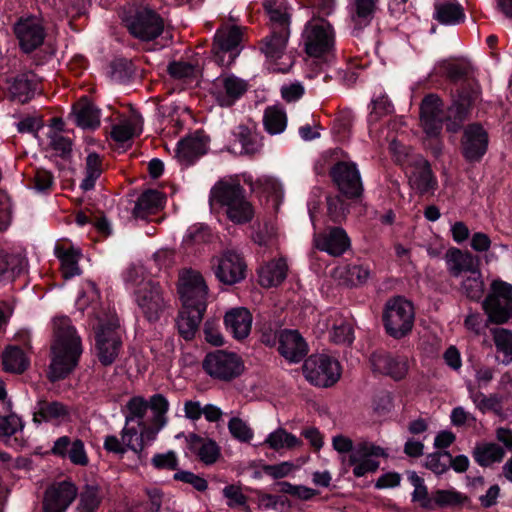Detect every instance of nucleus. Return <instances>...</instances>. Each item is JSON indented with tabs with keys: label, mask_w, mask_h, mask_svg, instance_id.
<instances>
[{
	"label": "nucleus",
	"mask_w": 512,
	"mask_h": 512,
	"mask_svg": "<svg viewBox=\"0 0 512 512\" xmlns=\"http://www.w3.org/2000/svg\"><path fill=\"white\" fill-rule=\"evenodd\" d=\"M303 373L311 384L330 387L340 379L341 366L336 359L328 355L316 354L305 360Z\"/></svg>",
	"instance_id": "nucleus-11"
},
{
	"label": "nucleus",
	"mask_w": 512,
	"mask_h": 512,
	"mask_svg": "<svg viewBox=\"0 0 512 512\" xmlns=\"http://www.w3.org/2000/svg\"><path fill=\"white\" fill-rule=\"evenodd\" d=\"M205 311H199L197 308H186L182 306L177 319V327L181 336L186 339H192L203 318Z\"/></svg>",
	"instance_id": "nucleus-41"
},
{
	"label": "nucleus",
	"mask_w": 512,
	"mask_h": 512,
	"mask_svg": "<svg viewBox=\"0 0 512 512\" xmlns=\"http://www.w3.org/2000/svg\"><path fill=\"white\" fill-rule=\"evenodd\" d=\"M483 309L492 323L503 324L512 318V286L495 280L483 302Z\"/></svg>",
	"instance_id": "nucleus-10"
},
{
	"label": "nucleus",
	"mask_w": 512,
	"mask_h": 512,
	"mask_svg": "<svg viewBox=\"0 0 512 512\" xmlns=\"http://www.w3.org/2000/svg\"><path fill=\"white\" fill-rule=\"evenodd\" d=\"M34 89L33 80L26 74L16 77L9 88L11 96L22 103L30 99Z\"/></svg>",
	"instance_id": "nucleus-54"
},
{
	"label": "nucleus",
	"mask_w": 512,
	"mask_h": 512,
	"mask_svg": "<svg viewBox=\"0 0 512 512\" xmlns=\"http://www.w3.org/2000/svg\"><path fill=\"white\" fill-rule=\"evenodd\" d=\"M332 446L339 454H347V465L353 467V474L356 477H363L368 473L375 472L380 463V457H387L384 448L368 440H361L356 444L344 435H336L332 438Z\"/></svg>",
	"instance_id": "nucleus-7"
},
{
	"label": "nucleus",
	"mask_w": 512,
	"mask_h": 512,
	"mask_svg": "<svg viewBox=\"0 0 512 512\" xmlns=\"http://www.w3.org/2000/svg\"><path fill=\"white\" fill-rule=\"evenodd\" d=\"M189 450L196 454L201 462L211 465L217 461L220 456V448L217 443L211 439L189 434L187 437Z\"/></svg>",
	"instance_id": "nucleus-33"
},
{
	"label": "nucleus",
	"mask_w": 512,
	"mask_h": 512,
	"mask_svg": "<svg viewBox=\"0 0 512 512\" xmlns=\"http://www.w3.org/2000/svg\"><path fill=\"white\" fill-rule=\"evenodd\" d=\"M505 455L504 449L496 443H483L477 445L474 450V457L481 466H489L500 462Z\"/></svg>",
	"instance_id": "nucleus-49"
},
{
	"label": "nucleus",
	"mask_w": 512,
	"mask_h": 512,
	"mask_svg": "<svg viewBox=\"0 0 512 512\" xmlns=\"http://www.w3.org/2000/svg\"><path fill=\"white\" fill-rule=\"evenodd\" d=\"M165 204V195L158 190H146L138 198L133 209L135 218L146 219L149 215L160 211Z\"/></svg>",
	"instance_id": "nucleus-35"
},
{
	"label": "nucleus",
	"mask_w": 512,
	"mask_h": 512,
	"mask_svg": "<svg viewBox=\"0 0 512 512\" xmlns=\"http://www.w3.org/2000/svg\"><path fill=\"white\" fill-rule=\"evenodd\" d=\"M331 340L337 344H350L353 342L354 334L350 323L340 320L339 323L333 325L330 334Z\"/></svg>",
	"instance_id": "nucleus-61"
},
{
	"label": "nucleus",
	"mask_w": 512,
	"mask_h": 512,
	"mask_svg": "<svg viewBox=\"0 0 512 512\" xmlns=\"http://www.w3.org/2000/svg\"><path fill=\"white\" fill-rule=\"evenodd\" d=\"M393 112V105L386 94L380 93L371 101V111L368 116V123L371 126L380 118L387 116Z\"/></svg>",
	"instance_id": "nucleus-57"
},
{
	"label": "nucleus",
	"mask_w": 512,
	"mask_h": 512,
	"mask_svg": "<svg viewBox=\"0 0 512 512\" xmlns=\"http://www.w3.org/2000/svg\"><path fill=\"white\" fill-rule=\"evenodd\" d=\"M328 215L333 222H339L345 218L348 207L341 195L327 197Z\"/></svg>",
	"instance_id": "nucleus-60"
},
{
	"label": "nucleus",
	"mask_w": 512,
	"mask_h": 512,
	"mask_svg": "<svg viewBox=\"0 0 512 512\" xmlns=\"http://www.w3.org/2000/svg\"><path fill=\"white\" fill-rule=\"evenodd\" d=\"M226 329L237 340L248 337L252 327V315L243 307L233 308L224 317Z\"/></svg>",
	"instance_id": "nucleus-30"
},
{
	"label": "nucleus",
	"mask_w": 512,
	"mask_h": 512,
	"mask_svg": "<svg viewBox=\"0 0 512 512\" xmlns=\"http://www.w3.org/2000/svg\"><path fill=\"white\" fill-rule=\"evenodd\" d=\"M68 418L69 409L57 401L39 400L34 407L33 421L38 424L42 422L61 423Z\"/></svg>",
	"instance_id": "nucleus-32"
},
{
	"label": "nucleus",
	"mask_w": 512,
	"mask_h": 512,
	"mask_svg": "<svg viewBox=\"0 0 512 512\" xmlns=\"http://www.w3.org/2000/svg\"><path fill=\"white\" fill-rule=\"evenodd\" d=\"M319 18L310 20L303 30L302 40L306 53L318 58L329 55L335 46V31L322 16H329L335 10V0H309Z\"/></svg>",
	"instance_id": "nucleus-5"
},
{
	"label": "nucleus",
	"mask_w": 512,
	"mask_h": 512,
	"mask_svg": "<svg viewBox=\"0 0 512 512\" xmlns=\"http://www.w3.org/2000/svg\"><path fill=\"white\" fill-rule=\"evenodd\" d=\"M63 122L61 119H52L47 133V146L55 152L56 155L65 157L72 149L71 140L62 134Z\"/></svg>",
	"instance_id": "nucleus-39"
},
{
	"label": "nucleus",
	"mask_w": 512,
	"mask_h": 512,
	"mask_svg": "<svg viewBox=\"0 0 512 512\" xmlns=\"http://www.w3.org/2000/svg\"><path fill=\"white\" fill-rule=\"evenodd\" d=\"M411 187L419 193L424 194L433 191L436 187V180L432 174L430 165L423 158H418L415 166L409 175Z\"/></svg>",
	"instance_id": "nucleus-34"
},
{
	"label": "nucleus",
	"mask_w": 512,
	"mask_h": 512,
	"mask_svg": "<svg viewBox=\"0 0 512 512\" xmlns=\"http://www.w3.org/2000/svg\"><path fill=\"white\" fill-rule=\"evenodd\" d=\"M264 7L272 22V28L288 27L286 0H265Z\"/></svg>",
	"instance_id": "nucleus-51"
},
{
	"label": "nucleus",
	"mask_w": 512,
	"mask_h": 512,
	"mask_svg": "<svg viewBox=\"0 0 512 512\" xmlns=\"http://www.w3.org/2000/svg\"><path fill=\"white\" fill-rule=\"evenodd\" d=\"M228 429L231 435L240 442H249L254 435L247 422L238 417L229 420Z\"/></svg>",
	"instance_id": "nucleus-59"
},
{
	"label": "nucleus",
	"mask_w": 512,
	"mask_h": 512,
	"mask_svg": "<svg viewBox=\"0 0 512 512\" xmlns=\"http://www.w3.org/2000/svg\"><path fill=\"white\" fill-rule=\"evenodd\" d=\"M130 33L141 41L149 42L158 38L163 32L162 18L149 8L139 9L127 21Z\"/></svg>",
	"instance_id": "nucleus-15"
},
{
	"label": "nucleus",
	"mask_w": 512,
	"mask_h": 512,
	"mask_svg": "<svg viewBox=\"0 0 512 512\" xmlns=\"http://www.w3.org/2000/svg\"><path fill=\"white\" fill-rule=\"evenodd\" d=\"M473 99L461 98L458 101L454 102L453 105L448 109L447 115V130L451 132H456L461 126L463 122L468 107L470 106Z\"/></svg>",
	"instance_id": "nucleus-52"
},
{
	"label": "nucleus",
	"mask_w": 512,
	"mask_h": 512,
	"mask_svg": "<svg viewBox=\"0 0 512 512\" xmlns=\"http://www.w3.org/2000/svg\"><path fill=\"white\" fill-rule=\"evenodd\" d=\"M491 335L496 351L503 355L502 364L512 363V330L506 328H493Z\"/></svg>",
	"instance_id": "nucleus-47"
},
{
	"label": "nucleus",
	"mask_w": 512,
	"mask_h": 512,
	"mask_svg": "<svg viewBox=\"0 0 512 512\" xmlns=\"http://www.w3.org/2000/svg\"><path fill=\"white\" fill-rule=\"evenodd\" d=\"M468 71V64L459 59H446L439 61L435 67L434 72L438 75L446 76L452 81L462 79Z\"/></svg>",
	"instance_id": "nucleus-48"
},
{
	"label": "nucleus",
	"mask_w": 512,
	"mask_h": 512,
	"mask_svg": "<svg viewBox=\"0 0 512 512\" xmlns=\"http://www.w3.org/2000/svg\"><path fill=\"white\" fill-rule=\"evenodd\" d=\"M313 242L318 250L334 257L343 255L351 246L348 234L341 227H328L315 233Z\"/></svg>",
	"instance_id": "nucleus-21"
},
{
	"label": "nucleus",
	"mask_w": 512,
	"mask_h": 512,
	"mask_svg": "<svg viewBox=\"0 0 512 512\" xmlns=\"http://www.w3.org/2000/svg\"><path fill=\"white\" fill-rule=\"evenodd\" d=\"M278 351L290 363H298L306 356L308 346L297 330L283 329L278 333Z\"/></svg>",
	"instance_id": "nucleus-25"
},
{
	"label": "nucleus",
	"mask_w": 512,
	"mask_h": 512,
	"mask_svg": "<svg viewBox=\"0 0 512 512\" xmlns=\"http://www.w3.org/2000/svg\"><path fill=\"white\" fill-rule=\"evenodd\" d=\"M23 428V423L16 414L0 415V440L15 434Z\"/></svg>",
	"instance_id": "nucleus-62"
},
{
	"label": "nucleus",
	"mask_w": 512,
	"mask_h": 512,
	"mask_svg": "<svg viewBox=\"0 0 512 512\" xmlns=\"http://www.w3.org/2000/svg\"><path fill=\"white\" fill-rule=\"evenodd\" d=\"M243 29L239 26H227L217 30L213 44L215 61L221 66L232 64L241 51Z\"/></svg>",
	"instance_id": "nucleus-13"
},
{
	"label": "nucleus",
	"mask_w": 512,
	"mask_h": 512,
	"mask_svg": "<svg viewBox=\"0 0 512 512\" xmlns=\"http://www.w3.org/2000/svg\"><path fill=\"white\" fill-rule=\"evenodd\" d=\"M52 331L49 378L51 381H57L65 378L76 367L83 346L76 328L66 316L53 318Z\"/></svg>",
	"instance_id": "nucleus-3"
},
{
	"label": "nucleus",
	"mask_w": 512,
	"mask_h": 512,
	"mask_svg": "<svg viewBox=\"0 0 512 512\" xmlns=\"http://www.w3.org/2000/svg\"><path fill=\"white\" fill-rule=\"evenodd\" d=\"M76 124L83 129H95L100 125V111L87 99H82L73 106Z\"/></svg>",
	"instance_id": "nucleus-38"
},
{
	"label": "nucleus",
	"mask_w": 512,
	"mask_h": 512,
	"mask_svg": "<svg viewBox=\"0 0 512 512\" xmlns=\"http://www.w3.org/2000/svg\"><path fill=\"white\" fill-rule=\"evenodd\" d=\"M247 89V83L233 74H222L213 82L212 93L221 106H231Z\"/></svg>",
	"instance_id": "nucleus-23"
},
{
	"label": "nucleus",
	"mask_w": 512,
	"mask_h": 512,
	"mask_svg": "<svg viewBox=\"0 0 512 512\" xmlns=\"http://www.w3.org/2000/svg\"><path fill=\"white\" fill-rule=\"evenodd\" d=\"M2 364L6 371L19 374L26 370L29 361L21 348L9 346L2 353Z\"/></svg>",
	"instance_id": "nucleus-44"
},
{
	"label": "nucleus",
	"mask_w": 512,
	"mask_h": 512,
	"mask_svg": "<svg viewBox=\"0 0 512 512\" xmlns=\"http://www.w3.org/2000/svg\"><path fill=\"white\" fill-rule=\"evenodd\" d=\"M126 287L133 291L140 313L149 321L160 319L167 301L158 283L152 281L142 265L131 266L124 275Z\"/></svg>",
	"instance_id": "nucleus-4"
},
{
	"label": "nucleus",
	"mask_w": 512,
	"mask_h": 512,
	"mask_svg": "<svg viewBox=\"0 0 512 512\" xmlns=\"http://www.w3.org/2000/svg\"><path fill=\"white\" fill-rule=\"evenodd\" d=\"M208 141L201 132H195L178 142L176 158L184 165L191 164L196 158L206 153Z\"/></svg>",
	"instance_id": "nucleus-27"
},
{
	"label": "nucleus",
	"mask_w": 512,
	"mask_h": 512,
	"mask_svg": "<svg viewBox=\"0 0 512 512\" xmlns=\"http://www.w3.org/2000/svg\"><path fill=\"white\" fill-rule=\"evenodd\" d=\"M445 113L441 99L430 94L426 96L420 107V123L428 137H437L443 126Z\"/></svg>",
	"instance_id": "nucleus-17"
},
{
	"label": "nucleus",
	"mask_w": 512,
	"mask_h": 512,
	"mask_svg": "<svg viewBox=\"0 0 512 512\" xmlns=\"http://www.w3.org/2000/svg\"><path fill=\"white\" fill-rule=\"evenodd\" d=\"M76 307L90 318L88 326L94 331L96 355L104 366L111 365L122 348L119 321L115 313L105 312L99 306L96 285L87 281L76 299Z\"/></svg>",
	"instance_id": "nucleus-2"
},
{
	"label": "nucleus",
	"mask_w": 512,
	"mask_h": 512,
	"mask_svg": "<svg viewBox=\"0 0 512 512\" xmlns=\"http://www.w3.org/2000/svg\"><path fill=\"white\" fill-rule=\"evenodd\" d=\"M263 124L266 131L271 135L284 132L287 126V116L284 109L280 106L267 107L263 116Z\"/></svg>",
	"instance_id": "nucleus-46"
},
{
	"label": "nucleus",
	"mask_w": 512,
	"mask_h": 512,
	"mask_svg": "<svg viewBox=\"0 0 512 512\" xmlns=\"http://www.w3.org/2000/svg\"><path fill=\"white\" fill-rule=\"evenodd\" d=\"M235 138L230 151L234 154H254L261 148V141L254 127L239 125L233 131Z\"/></svg>",
	"instance_id": "nucleus-29"
},
{
	"label": "nucleus",
	"mask_w": 512,
	"mask_h": 512,
	"mask_svg": "<svg viewBox=\"0 0 512 512\" xmlns=\"http://www.w3.org/2000/svg\"><path fill=\"white\" fill-rule=\"evenodd\" d=\"M434 17L442 24L455 25L464 19V13L457 3H441L435 7Z\"/></svg>",
	"instance_id": "nucleus-50"
},
{
	"label": "nucleus",
	"mask_w": 512,
	"mask_h": 512,
	"mask_svg": "<svg viewBox=\"0 0 512 512\" xmlns=\"http://www.w3.org/2000/svg\"><path fill=\"white\" fill-rule=\"evenodd\" d=\"M451 455L448 452H436L429 454L425 460V466L437 475L446 472L450 466Z\"/></svg>",
	"instance_id": "nucleus-58"
},
{
	"label": "nucleus",
	"mask_w": 512,
	"mask_h": 512,
	"mask_svg": "<svg viewBox=\"0 0 512 512\" xmlns=\"http://www.w3.org/2000/svg\"><path fill=\"white\" fill-rule=\"evenodd\" d=\"M209 239L208 227L203 224H194L187 229L183 242L186 244H199L207 242Z\"/></svg>",
	"instance_id": "nucleus-63"
},
{
	"label": "nucleus",
	"mask_w": 512,
	"mask_h": 512,
	"mask_svg": "<svg viewBox=\"0 0 512 512\" xmlns=\"http://www.w3.org/2000/svg\"><path fill=\"white\" fill-rule=\"evenodd\" d=\"M177 291L183 307L206 311L208 285L203 275L194 269H184L179 274Z\"/></svg>",
	"instance_id": "nucleus-8"
},
{
	"label": "nucleus",
	"mask_w": 512,
	"mask_h": 512,
	"mask_svg": "<svg viewBox=\"0 0 512 512\" xmlns=\"http://www.w3.org/2000/svg\"><path fill=\"white\" fill-rule=\"evenodd\" d=\"M101 173V160L98 154H88L86 158V175L80 184L81 189L84 191L92 190L95 186L96 180L100 177Z\"/></svg>",
	"instance_id": "nucleus-53"
},
{
	"label": "nucleus",
	"mask_w": 512,
	"mask_h": 512,
	"mask_svg": "<svg viewBox=\"0 0 512 512\" xmlns=\"http://www.w3.org/2000/svg\"><path fill=\"white\" fill-rule=\"evenodd\" d=\"M143 120L139 113L132 111L128 116L123 117L113 126L111 136L113 140L124 146L132 138L142 132Z\"/></svg>",
	"instance_id": "nucleus-31"
},
{
	"label": "nucleus",
	"mask_w": 512,
	"mask_h": 512,
	"mask_svg": "<svg viewBox=\"0 0 512 512\" xmlns=\"http://www.w3.org/2000/svg\"><path fill=\"white\" fill-rule=\"evenodd\" d=\"M414 317L412 303L404 298L396 297L386 303L383 322L387 333L398 339L411 331Z\"/></svg>",
	"instance_id": "nucleus-9"
},
{
	"label": "nucleus",
	"mask_w": 512,
	"mask_h": 512,
	"mask_svg": "<svg viewBox=\"0 0 512 512\" xmlns=\"http://www.w3.org/2000/svg\"><path fill=\"white\" fill-rule=\"evenodd\" d=\"M14 31L25 52H31L39 47L45 38L42 20L36 16L19 19L15 24Z\"/></svg>",
	"instance_id": "nucleus-20"
},
{
	"label": "nucleus",
	"mask_w": 512,
	"mask_h": 512,
	"mask_svg": "<svg viewBox=\"0 0 512 512\" xmlns=\"http://www.w3.org/2000/svg\"><path fill=\"white\" fill-rule=\"evenodd\" d=\"M370 363L374 372L390 376L395 380L403 379L409 367L406 357L393 356L383 351L373 353L370 357Z\"/></svg>",
	"instance_id": "nucleus-24"
},
{
	"label": "nucleus",
	"mask_w": 512,
	"mask_h": 512,
	"mask_svg": "<svg viewBox=\"0 0 512 512\" xmlns=\"http://www.w3.org/2000/svg\"><path fill=\"white\" fill-rule=\"evenodd\" d=\"M444 260L448 272L454 278H460L479 267V261L475 256L455 247L447 250Z\"/></svg>",
	"instance_id": "nucleus-28"
},
{
	"label": "nucleus",
	"mask_w": 512,
	"mask_h": 512,
	"mask_svg": "<svg viewBox=\"0 0 512 512\" xmlns=\"http://www.w3.org/2000/svg\"><path fill=\"white\" fill-rule=\"evenodd\" d=\"M77 495L76 486L70 481L50 485L43 500L44 512H65Z\"/></svg>",
	"instance_id": "nucleus-19"
},
{
	"label": "nucleus",
	"mask_w": 512,
	"mask_h": 512,
	"mask_svg": "<svg viewBox=\"0 0 512 512\" xmlns=\"http://www.w3.org/2000/svg\"><path fill=\"white\" fill-rule=\"evenodd\" d=\"M210 203L225 208L228 218L237 224L249 222L254 215L251 203L246 199L239 176H230L217 182L210 192Z\"/></svg>",
	"instance_id": "nucleus-6"
},
{
	"label": "nucleus",
	"mask_w": 512,
	"mask_h": 512,
	"mask_svg": "<svg viewBox=\"0 0 512 512\" xmlns=\"http://www.w3.org/2000/svg\"><path fill=\"white\" fill-rule=\"evenodd\" d=\"M203 369L212 378L230 381L242 374L244 364L237 354L217 350L206 355Z\"/></svg>",
	"instance_id": "nucleus-12"
},
{
	"label": "nucleus",
	"mask_w": 512,
	"mask_h": 512,
	"mask_svg": "<svg viewBox=\"0 0 512 512\" xmlns=\"http://www.w3.org/2000/svg\"><path fill=\"white\" fill-rule=\"evenodd\" d=\"M460 278L461 291L472 300H480L484 293V281L479 267Z\"/></svg>",
	"instance_id": "nucleus-45"
},
{
	"label": "nucleus",
	"mask_w": 512,
	"mask_h": 512,
	"mask_svg": "<svg viewBox=\"0 0 512 512\" xmlns=\"http://www.w3.org/2000/svg\"><path fill=\"white\" fill-rule=\"evenodd\" d=\"M378 0H350L348 9L351 21L362 28L373 19Z\"/></svg>",
	"instance_id": "nucleus-40"
},
{
	"label": "nucleus",
	"mask_w": 512,
	"mask_h": 512,
	"mask_svg": "<svg viewBox=\"0 0 512 512\" xmlns=\"http://www.w3.org/2000/svg\"><path fill=\"white\" fill-rule=\"evenodd\" d=\"M489 137L479 124L468 125L461 141L462 154L468 162H479L488 149Z\"/></svg>",
	"instance_id": "nucleus-18"
},
{
	"label": "nucleus",
	"mask_w": 512,
	"mask_h": 512,
	"mask_svg": "<svg viewBox=\"0 0 512 512\" xmlns=\"http://www.w3.org/2000/svg\"><path fill=\"white\" fill-rule=\"evenodd\" d=\"M243 181L247 183L251 190L258 194L260 197H265L268 201L273 203L275 208H278L284 198V189L281 182L269 175H262L255 181L251 175L243 174Z\"/></svg>",
	"instance_id": "nucleus-26"
},
{
	"label": "nucleus",
	"mask_w": 512,
	"mask_h": 512,
	"mask_svg": "<svg viewBox=\"0 0 512 512\" xmlns=\"http://www.w3.org/2000/svg\"><path fill=\"white\" fill-rule=\"evenodd\" d=\"M301 444L302 441L299 438L281 427L270 432L263 442V445L275 451L291 450L301 446Z\"/></svg>",
	"instance_id": "nucleus-43"
},
{
	"label": "nucleus",
	"mask_w": 512,
	"mask_h": 512,
	"mask_svg": "<svg viewBox=\"0 0 512 512\" xmlns=\"http://www.w3.org/2000/svg\"><path fill=\"white\" fill-rule=\"evenodd\" d=\"M101 503V496L96 486H86L79 495L75 512H96Z\"/></svg>",
	"instance_id": "nucleus-55"
},
{
	"label": "nucleus",
	"mask_w": 512,
	"mask_h": 512,
	"mask_svg": "<svg viewBox=\"0 0 512 512\" xmlns=\"http://www.w3.org/2000/svg\"><path fill=\"white\" fill-rule=\"evenodd\" d=\"M331 176L344 195L357 197L361 194V177L354 162H338L331 169Z\"/></svg>",
	"instance_id": "nucleus-22"
},
{
	"label": "nucleus",
	"mask_w": 512,
	"mask_h": 512,
	"mask_svg": "<svg viewBox=\"0 0 512 512\" xmlns=\"http://www.w3.org/2000/svg\"><path fill=\"white\" fill-rule=\"evenodd\" d=\"M289 38V27L272 28V32L263 40L261 47L270 66L269 69L276 72H287L291 66V60L286 57L285 50Z\"/></svg>",
	"instance_id": "nucleus-14"
},
{
	"label": "nucleus",
	"mask_w": 512,
	"mask_h": 512,
	"mask_svg": "<svg viewBox=\"0 0 512 512\" xmlns=\"http://www.w3.org/2000/svg\"><path fill=\"white\" fill-rule=\"evenodd\" d=\"M25 267V259L20 254L0 253V277L8 274V277H14Z\"/></svg>",
	"instance_id": "nucleus-56"
},
{
	"label": "nucleus",
	"mask_w": 512,
	"mask_h": 512,
	"mask_svg": "<svg viewBox=\"0 0 512 512\" xmlns=\"http://www.w3.org/2000/svg\"><path fill=\"white\" fill-rule=\"evenodd\" d=\"M332 275L342 284L358 286L367 282L370 277V269L363 264H343L336 267Z\"/></svg>",
	"instance_id": "nucleus-36"
},
{
	"label": "nucleus",
	"mask_w": 512,
	"mask_h": 512,
	"mask_svg": "<svg viewBox=\"0 0 512 512\" xmlns=\"http://www.w3.org/2000/svg\"><path fill=\"white\" fill-rule=\"evenodd\" d=\"M168 409L169 402L162 394H154L149 401L141 396L132 397L126 404L121 437L107 435L103 443L105 450L121 456L131 450L142 461L146 457L144 450L166 425Z\"/></svg>",
	"instance_id": "nucleus-1"
},
{
	"label": "nucleus",
	"mask_w": 512,
	"mask_h": 512,
	"mask_svg": "<svg viewBox=\"0 0 512 512\" xmlns=\"http://www.w3.org/2000/svg\"><path fill=\"white\" fill-rule=\"evenodd\" d=\"M288 265L284 258L270 261L258 271L259 283L265 288L278 286L286 278Z\"/></svg>",
	"instance_id": "nucleus-37"
},
{
	"label": "nucleus",
	"mask_w": 512,
	"mask_h": 512,
	"mask_svg": "<svg viewBox=\"0 0 512 512\" xmlns=\"http://www.w3.org/2000/svg\"><path fill=\"white\" fill-rule=\"evenodd\" d=\"M298 466L291 461H283L278 464L266 465L264 472L273 479H280L287 477L298 470Z\"/></svg>",
	"instance_id": "nucleus-64"
},
{
	"label": "nucleus",
	"mask_w": 512,
	"mask_h": 512,
	"mask_svg": "<svg viewBox=\"0 0 512 512\" xmlns=\"http://www.w3.org/2000/svg\"><path fill=\"white\" fill-rule=\"evenodd\" d=\"M245 263L234 251H225L211 259V268L216 278L223 284L233 285L245 277Z\"/></svg>",
	"instance_id": "nucleus-16"
},
{
	"label": "nucleus",
	"mask_w": 512,
	"mask_h": 512,
	"mask_svg": "<svg viewBox=\"0 0 512 512\" xmlns=\"http://www.w3.org/2000/svg\"><path fill=\"white\" fill-rule=\"evenodd\" d=\"M55 254L60 260L61 271L64 278L69 279L81 273L78 262L81 257L80 250L74 247H55Z\"/></svg>",
	"instance_id": "nucleus-42"
}]
</instances>
